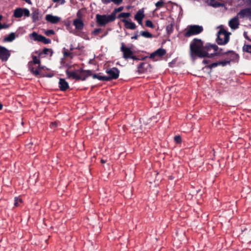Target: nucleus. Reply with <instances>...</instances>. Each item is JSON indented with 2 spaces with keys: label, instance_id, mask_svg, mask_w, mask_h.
<instances>
[{
  "label": "nucleus",
  "instance_id": "0e129e2a",
  "mask_svg": "<svg viewBox=\"0 0 251 251\" xmlns=\"http://www.w3.org/2000/svg\"><path fill=\"white\" fill-rule=\"evenodd\" d=\"M250 1L251 2V0H250Z\"/></svg>",
  "mask_w": 251,
  "mask_h": 251
},
{
  "label": "nucleus",
  "instance_id": "bf43d9fd",
  "mask_svg": "<svg viewBox=\"0 0 251 251\" xmlns=\"http://www.w3.org/2000/svg\"><path fill=\"white\" fill-rule=\"evenodd\" d=\"M100 161H101V163H103V164L105 162V161L103 159H101Z\"/></svg>",
  "mask_w": 251,
  "mask_h": 251
},
{
  "label": "nucleus",
  "instance_id": "e433bc0d",
  "mask_svg": "<svg viewBox=\"0 0 251 251\" xmlns=\"http://www.w3.org/2000/svg\"><path fill=\"white\" fill-rule=\"evenodd\" d=\"M23 15L25 17H29L30 16L29 11L27 8H23Z\"/></svg>",
  "mask_w": 251,
  "mask_h": 251
},
{
  "label": "nucleus",
  "instance_id": "4468645a",
  "mask_svg": "<svg viewBox=\"0 0 251 251\" xmlns=\"http://www.w3.org/2000/svg\"><path fill=\"white\" fill-rule=\"evenodd\" d=\"M45 19L47 21L52 24H57L60 21V18L51 14L46 15Z\"/></svg>",
  "mask_w": 251,
  "mask_h": 251
},
{
  "label": "nucleus",
  "instance_id": "864d4df0",
  "mask_svg": "<svg viewBox=\"0 0 251 251\" xmlns=\"http://www.w3.org/2000/svg\"><path fill=\"white\" fill-rule=\"evenodd\" d=\"M209 61H210L209 60L204 59L202 61V63L204 64H208L209 62Z\"/></svg>",
  "mask_w": 251,
  "mask_h": 251
},
{
  "label": "nucleus",
  "instance_id": "7ed1b4c3",
  "mask_svg": "<svg viewBox=\"0 0 251 251\" xmlns=\"http://www.w3.org/2000/svg\"><path fill=\"white\" fill-rule=\"evenodd\" d=\"M203 31L202 26L199 25H190L187 27L183 35L185 37H189L191 36L200 34Z\"/></svg>",
  "mask_w": 251,
  "mask_h": 251
},
{
  "label": "nucleus",
  "instance_id": "052dcab7",
  "mask_svg": "<svg viewBox=\"0 0 251 251\" xmlns=\"http://www.w3.org/2000/svg\"><path fill=\"white\" fill-rule=\"evenodd\" d=\"M244 36L246 38V39H248V36L246 35V33L245 32L244 33Z\"/></svg>",
  "mask_w": 251,
  "mask_h": 251
},
{
  "label": "nucleus",
  "instance_id": "f8f14e48",
  "mask_svg": "<svg viewBox=\"0 0 251 251\" xmlns=\"http://www.w3.org/2000/svg\"><path fill=\"white\" fill-rule=\"evenodd\" d=\"M44 67L42 66L40 64H38V69L36 70H34V68L33 66V64L32 62H29L28 63V68L30 72L35 76H37L38 75H41L40 71L41 70L44 69Z\"/></svg>",
  "mask_w": 251,
  "mask_h": 251
},
{
  "label": "nucleus",
  "instance_id": "f257e3e1",
  "mask_svg": "<svg viewBox=\"0 0 251 251\" xmlns=\"http://www.w3.org/2000/svg\"><path fill=\"white\" fill-rule=\"evenodd\" d=\"M203 43L201 39L194 38L190 45V51L191 56L193 58L198 57L202 58H209V53L203 50Z\"/></svg>",
  "mask_w": 251,
  "mask_h": 251
},
{
  "label": "nucleus",
  "instance_id": "39448f33",
  "mask_svg": "<svg viewBox=\"0 0 251 251\" xmlns=\"http://www.w3.org/2000/svg\"><path fill=\"white\" fill-rule=\"evenodd\" d=\"M105 72L108 75V76H106V81L116 79L119 76L120 71L116 67L107 69Z\"/></svg>",
  "mask_w": 251,
  "mask_h": 251
},
{
  "label": "nucleus",
  "instance_id": "423d86ee",
  "mask_svg": "<svg viewBox=\"0 0 251 251\" xmlns=\"http://www.w3.org/2000/svg\"><path fill=\"white\" fill-rule=\"evenodd\" d=\"M29 36L31 39L34 41L41 42L45 44H50L51 42L50 39L46 38L42 35H39L36 32H33L30 34Z\"/></svg>",
  "mask_w": 251,
  "mask_h": 251
},
{
  "label": "nucleus",
  "instance_id": "412c9836",
  "mask_svg": "<svg viewBox=\"0 0 251 251\" xmlns=\"http://www.w3.org/2000/svg\"><path fill=\"white\" fill-rule=\"evenodd\" d=\"M121 21L125 24V26L126 28L133 30L136 27V25L134 23L129 22L124 19H122Z\"/></svg>",
  "mask_w": 251,
  "mask_h": 251
},
{
  "label": "nucleus",
  "instance_id": "a18cd8bd",
  "mask_svg": "<svg viewBox=\"0 0 251 251\" xmlns=\"http://www.w3.org/2000/svg\"><path fill=\"white\" fill-rule=\"evenodd\" d=\"M9 26H10V25L9 24H1V26H0V30H1V29L8 28H9Z\"/></svg>",
  "mask_w": 251,
  "mask_h": 251
},
{
  "label": "nucleus",
  "instance_id": "5701e85b",
  "mask_svg": "<svg viewBox=\"0 0 251 251\" xmlns=\"http://www.w3.org/2000/svg\"><path fill=\"white\" fill-rule=\"evenodd\" d=\"M13 16L15 18H21L23 16V8H17L14 12Z\"/></svg>",
  "mask_w": 251,
  "mask_h": 251
},
{
  "label": "nucleus",
  "instance_id": "ddd939ff",
  "mask_svg": "<svg viewBox=\"0 0 251 251\" xmlns=\"http://www.w3.org/2000/svg\"><path fill=\"white\" fill-rule=\"evenodd\" d=\"M166 53V51L163 48H159L150 54V58L155 60V56L162 57Z\"/></svg>",
  "mask_w": 251,
  "mask_h": 251
},
{
  "label": "nucleus",
  "instance_id": "b1692460",
  "mask_svg": "<svg viewBox=\"0 0 251 251\" xmlns=\"http://www.w3.org/2000/svg\"><path fill=\"white\" fill-rule=\"evenodd\" d=\"M93 79H98L100 81H106V76L101 75V73H99L92 75Z\"/></svg>",
  "mask_w": 251,
  "mask_h": 251
},
{
  "label": "nucleus",
  "instance_id": "680f3d73",
  "mask_svg": "<svg viewBox=\"0 0 251 251\" xmlns=\"http://www.w3.org/2000/svg\"><path fill=\"white\" fill-rule=\"evenodd\" d=\"M73 50V46H72V45H71V48H70V50Z\"/></svg>",
  "mask_w": 251,
  "mask_h": 251
},
{
  "label": "nucleus",
  "instance_id": "6ab92c4d",
  "mask_svg": "<svg viewBox=\"0 0 251 251\" xmlns=\"http://www.w3.org/2000/svg\"><path fill=\"white\" fill-rule=\"evenodd\" d=\"M78 72L76 71H70L68 69L66 71V74L68 77L69 78L75 79L78 80L80 78L79 75H77Z\"/></svg>",
  "mask_w": 251,
  "mask_h": 251
},
{
  "label": "nucleus",
  "instance_id": "cd10ccee",
  "mask_svg": "<svg viewBox=\"0 0 251 251\" xmlns=\"http://www.w3.org/2000/svg\"><path fill=\"white\" fill-rule=\"evenodd\" d=\"M212 44L207 43L205 45H203V50L208 53V51H210L212 49Z\"/></svg>",
  "mask_w": 251,
  "mask_h": 251
},
{
  "label": "nucleus",
  "instance_id": "09e8293b",
  "mask_svg": "<svg viewBox=\"0 0 251 251\" xmlns=\"http://www.w3.org/2000/svg\"><path fill=\"white\" fill-rule=\"evenodd\" d=\"M212 49H213L215 51L218 52L219 50V48L215 44H212Z\"/></svg>",
  "mask_w": 251,
  "mask_h": 251
},
{
  "label": "nucleus",
  "instance_id": "7c9ffc66",
  "mask_svg": "<svg viewBox=\"0 0 251 251\" xmlns=\"http://www.w3.org/2000/svg\"><path fill=\"white\" fill-rule=\"evenodd\" d=\"M174 27L173 25L172 24H170L168 25L166 27V31L168 34H170L173 31Z\"/></svg>",
  "mask_w": 251,
  "mask_h": 251
},
{
  "label": "nucleus",
  "instance_id": "2f4dec72",
  "mask_svg": "<svg viewBox=\"0 0 251 251\" xmlns=\"http://www.w3.org/2000/svg\"><path fill=\"white\" fill-rule=\"evenodd\" d=\"M130 16V13H121L120 14L118 15L117 18L118 19L121 18H128Z\"/></svg>",
  "mask_w": 251,
  "mask_h": 251
},
{
  "label": "nucleus",
  "instance_id": "9d476101",
  "mask_svg": "<svg viewBox=\"0 0 251 251\" xmlns=\"http://www.w3.org/2000/svg\"><path fill=\"white\" fill-rule=\"evenodd\" d=\"M223 49L222 48L219 49V50L218 52H215L213 53L209 54V58H212L215 56L220 55H228L229 54H230V56L234 58L237 54L232 50H228L227 51L223 52Z\"/></svg>",
  "mask_w": 251,
  "mask_h": 251
},
{
  "label": "nucleus",
  "instance_id": "79ce46f5",
  "mask_svg": "<svg viewBox=\"0 0 251 251\" xmlns=\"http://www.w3.org/2000/svg\"><path fill=\"white\" fill-rule=\"evenodd\" d=\"M164 1L162 0H160L155 3V6L157 7H161L163 6Z\"/></svg>",
  "mask_w": 251,
  "mask_h": 251
},
{
  "label": "nucleus",
  "instance_id": "c756f323",
  "mask_svg": "<svg viewBox=\"0 0 251 251\" xmlns=\"http://www.w3.org/2000/svg\"><path fill=\"white\" fill-rule=\"evenodd\" d=\"M243 50L244 51L251 54V45H245L243 47Z\"/></svg>",
  "mask_w": 251,
  "mask_h": 251
},
{
  "label": "nucleus",
  "instance_id": "6e6d98bb",
  "mask_svg": "<svg viewBox=\"0 0 251 251\" xmlns=\"http://www.w3.org/2000/svg\"><path fill=\"white\" fill-rule=\"evenodd\" d=\"M107 34V32H106L105 33H104L103 35H102L101 36V38H103V37H104L105 35H106Z\"/></svg>",
  "mask_w": 251,
  "mask_h": 251
},
{
  "label": "nucleus",
  "instance_id": "e2e57ef3",
  "mask_svg": "<svg viewBox=\"0 0 251 251\" xmlns=\"http://www.w3.org/2000/svg\"><path fill=\"white\" fill-rule=\"evenodd\" d=\"M48 76H49V77H50V76H51V75H48Z\"/></svg>",
  "mask_w": 251,
  "mask_h": 251
},
{
  "label": "nucleus",
  "instance_id": "aec40b11",
  "mask_svg": "<svg viewBox=\"0 0 251 251\" xmlns=\"http://www.w3.org/2000/svg\"><path fill=\"white\" fill-rule=\"evenodd\" d=\"M41 17L40 11L38 9H35L34 10L31 14V18L33 23H36L38 21L41 19Z\"/></svg>",
  "mask_w": 251,
  "mask_h": 251
},
{
  "label": "nucleus",
  "instance_id": "c85d7f7f",
  "mask_svg": "<svg viewBox=\"0 0 251 251\" xmlns=\"http://www.w3.org/2000/svg\"><path fill=\"white\" fill-rule=\"evenodd\" d=\"M124 9V7L123 6H120L117 8H115L114 11L112 12L111 14V15H113V17L115 18V20L116 19V14L117 12H120L122 11Z\"/></svg>",
  "mask_w": 251,
  "mask_h": 251
},
{
  "label": "nucleus",
  "instance_id": "58836bf2",
  "mask_svg": "<svg viewBox=\"0 0 251 251\" xmlns=\"http://www.w3.org/2000/svg\"><path fill=\"white\" fill-rule=\"evenodd\" d=\"M218 66H219L218 62H216L206 66V67H207L210 69H212L213 68L217 67Z\"/></svg>",
  "mask_w": 251,
  "mask_h": 251
},
{
  "label": "nucleus",
  "instance_id": "3c124183",
  "mask_svg": "<svg viewBox=\"0 0 251 251\" xmlns=\"http://www.w3.org/2000/svg\"><path fill=\"white\" fill-rule=\"evenodd\" d=\"M138 31L136 32V33L131 37V39L137 40L138 38L139 35L137 34Z\"/></svg>",
  "mask_w": 251,
  "mask_h": 251
},
{
  "label": "nucleus",
  "instance_id": "13d9d810",
  "mask_svg": "<svg viewBox=\"0 0 251 251\" xmlns=\"http://www.w3.org/2000/svg\"><path fill=\"white\" fill-rule=\"evenodd\" d=\"M60 1V0H53V1L54 2H59Z\"/></svg>",
  "mask_w": 251,
  "mask_h": 251
},
{
  "label": "nucleus",
  "instance_id": "c03bdc74",
  "mask_svg": "<svg viewBox=\"0 0 251 251\" xmlns=\"http://www.w3.org/2000/svg\"><path fill=\"white\" fill-rule=\"evenodd\" d=\"M65 25L66 26L67 29L69 30L70 32H72L70 30V28H71V23H70V22L68 21V22H66L65 23Z\"/></svg>",
  "mask_w": 251,
  "mask_h": 251
},
{
  "label": "nucleus",
  "instance_id": "de8ad7c7",
  "mask_svg": "<svg viewBox=\"0 0 251 251\" xmlns=\"http://www.w3.org/2000/svg\"><path fill=\"white\" fill-rule=\"evenodd\" d=\"M58 126V123L57 122H52L50 123V126L51 128H55L57 127Z\"/></svg>",
  "mask_w": 251,
  "mask_h": 251
},
{
  "label": "nucleus",
  "instance_id": "1a4fd4ad",
  "mask_svg": "<svg viewBox=\"0 0 251 251\" xmlns=\"http://www.w3.org/2000/svg\"><path fill=\"white\" fill-rule=\"evenodd\" d=\"M77 72L80 74L78 80H81L82 81H85L86 78L92 75V71L91 70H85L83 69L82 68H80L78 70H77Z\"/></svg>",
  "mask_w": 251,
  "mask_h": 251
},
{
  "label": "nucleus",
  "instance_id": "6e6552de",
  "mask_svg": "<svg viewBox=\"0 0 251 251\" xmlns=\"http://www.w3.org/2000/svg\"><path fill=\"white\" fill-rule=\"evenodd\" d=\"M120 50L123 52V58L125 59H129L131 55L134 53L129 48L126 46L124 43H121Z\"/></svg>",
  "mask_w": 251,
  "mask_h": 251
},
{
  "label": "nucleus",
  "instance_id": "a878e982",
  "mask_svg": "<svg viewBox=\"0 0 251 251\" xmlns=\"http://www.w3.org/2000/svg\"><path fill=\"white\" fill-rule=\"evenodd\" d=\"M140 35L147 38H151L153 37L152 34L147 31H142Z\"/></svg>",
  "mask_w": 251,
  "mask_h": 251
},
{
  "label": "nucleus",
  "instance_id": "4be33fe9",
  "mask_svg": "<svg viewBox=\"0 0 251 251\" xmlns=\"http://www.w3.org/2000/svg\"><path fill=\"white\" fill-rule=\"evenodd\" d=\"M16 38L15 34L14 32L10 33L7 36H5L3 41L4 42H11Z\"/></svg>",
  "mask_w": 251,
  "mask_h": 251
},
{
  "label": "nucleus",
  "instance_id": "603ef678",
  "mask_svg": "<svg viewBox=\"0 0 251 251\" xmlns=\"http://www.w3.org/2000/svg\"><path fill=\"white\" fill-rule=\"evenodd\" d=\"M102 2L104 4H108L110 3L109 0H101Z\"/></svg>",
  "mask_w": 251,
  "mask_h": 251
},
{
  "label": "nucleus",
  "instance_id": "9b49d317",
  "mask_svg": "<svg viewBox=\"0 0 251 251\" xmlns=\"http://www.w3.org/2000/svg\"><path fill=\"white\" fill-rule=\"evenodd\" d=\"M237 16L241 19H243L245 17L251 19V8L247 7L241 9L238 13Z\"/></svg>",
  "mask_w": 251,
  "mask_h": 251
},
{
  "label": "nucleus",
  "instance_id": "ea45409f",
  "mask_svg": "<svg viewBox=\"0 0 251 251\" xmlns=\"http://www.w3.org/2000/svg\"><path fill=\"white\" fill-rule=\"evenodd\" d=\"M64 50L65 51L63 52V55L65 57L70 56L72 55V53L67 50H66L65 48H64Z\"/></svg>",
  "mask_w": 251,
  "mask_h": 251
},
{
  "label": "nucleus",
  "instance_id": "bb28decb",
  "mask_svg": "<svg viewBox=\"0 0 251 251\" xmlns=\"http://www.w3.org/2000/svg\"><path fill=\"white\" fill-rule=\"evenodd\" d=\"M50 53V56L52 55L53 51L51 49L44 48L43 51L39 53V55H42V54H48Z\"/></svg>",
  "mask_w": 251,
  "mask_h": 251
},
{
  "label": "nucleus",
  "instance_id": "0eeeda50",
  "mask_svg": "<svg viewBox=\"0 0 251 251\" xmlns=\"http://www.w3.org/2000/svg\"><path fill=\"white\" fill-rule=\"evenodd\" d=\"M10 55V52L7 48L0 45V60L2 62H6Z\"/></svg>",
  "mask_w": 251,
  "mask_h": 251
},
{
  "label": "nucleus",
  "instance_id": "dca6fc26",
  "mask_svg": "<svg viewBox=\"0 0 251 251\" xmlns=\"http://www.w3.org/2000/svg\"><path fill=\"white\" fill-rule=\"evenodd\" d=\"M58 87L61 91H65L69 88V85L65 79L60 78L58 83Z\"/></svg>",
  "mask_w": 251,
  "mask_h": 251
},
{
  "label": "nucleus",
  "instance_id": "f03ea898",
  "mask_svg": "<svg viewBox=\"0 0 251 251\" xmlns=\"http://www.w3.org/2000/svg\"><path fill=\"white\" fill-rule=\"evenodd\" d=\"M230 34L224 28L221 29L217 33L216 39L217 44L219 45H224L227 44L229 40Z\"/></svg>",
  "mask_w": 251,
  "mask_h": 251
},
{
  "label": "nucleus",
  "instance_id": "20e7f679",
  "mask_svg": "<svg viewBox=\"0 0 251 251\" xmlns=\"http://www.w3.org/2000/svg\"><path fill=\"white\" fill-rule=\"evenodd\" d=\"M96 19V22L99 26H104L107 23L115 20V18L111 14L109 15L97 14Z\"/></svg>",
  "mask_w": 251,
  "mask_h": 251
},
{
  "label": "nucleus",
  "instance_id": "4c0bfd02",
  "mask_svg": "<svg viewBox=\"0 0 251 251\" xmlns=\"http://www.w3.org/2000/svg\"><path fill=\"white\" fill-rule=\"evenodd\" d=\"M174 140L176 143L180 144L181 142V138L179 135H176L174 137Z\"/></svg>",
  "mask_w": 251,
  "mask_h": 251
},
{
  "label": "nucleus",
  "instance_id": "473e14b6",
  "mask_svg": "<svg viewBox=\"0 0 251 251\" xmlns=\"http://www.w3.org/2000/svg\"><path fill=\"white\" fill-rule=\"evenodd\" d=\"M146 26L149 27H151L153 28L154 27V25L153 24L152 22L149 20H148L146 21Z\"/></svg>",
  "mask_w": 251,
  "mask_h": 251
},
{
  "label": "nucleus",
  "instance_id": "a19ab883",
  "mask_svg": "<svg viewBox=\"0 0 251 251\" xmlns=\"http://www.w3.org/2000/svg\"><path fill=\"white\" fill-rule=\"evenodd\" d=\"M101 30L100 28H96L92 32V34L95 36L98 35Z\"/></svg>",
  "mask_w": 251,
  "mask_h": 251
},
{
  "label": "nucleus",
  "instance_id": "49530a36",
  "mask_svg": "<svg viewBox=\"0 0 251 251\" xmlns=\"http://www.w3.org/2000/svg\"><path fill=\"white\" fill-rule=\"evenodd\" d=\"M110 0V2L111 1H112L115 4H118V5L121 4L122 2V0Z\"/></svg>",
  "mask_w": 251,
  "mask_h": 251
},
{
  "label": "nucleus",
  "instance_id": "37998d69",
  "mask_svg": "<svg viewBox=\"0 0 251 251\" xmlns=\"http://www.w3.org/2000/svg\"><path fill=\"white\" fill-rule=\"evenodd\" d=\"M45 34L47 36H50V35H53L54 34V31L52 29L48 30L46 31Z\"/></svg>",
  "mask_w": 251,
  "mask_h": 251
},
{
  "label": "nucleus",
  "instance_id": "5fc2aeb1",
  "mask_svg": "<svg viewBox=\"0 0 251 251\" xmlns=\"http://www.w3.org/2000/svg\"><path fill=\"white\" fill-rule=\"evenodd\" d=\"M142 20H136V21L138 22V23H139V24H140V25H142V24H142Z\"/></svg>",
  "mask_w": 251,
  "mask_h": 251
},
{
  "label": "nucleus",
  "instance_id": "2eb2a0df",
  "mask_svg": "<svg viewBox=\"0 0 251 251\" xmlns=\"http://www.w3.org/2000/svg\"><path fill=\"white\" fill-rule=\"evenodd\" d=\"M238 16L232 18L229 21V26L231 29H235L238 28L239 25V22L238 20Z\"/></svg>",
  "mask_w": 251,
  "mask_h": 251
},
{
  "label": "nucleus",
  "instance_id": "8fccbe9b",
  "mask_svg": "<svg viewBox=\"0 0 251 251\" xmlns=\"http://www.w3.org/2000/svg\"><path fill=\"white\" fill-rule=\"evenodd\" d=\"M130 59H132L134 60H139V58L135 55H134V53L132 55H131V56L129 58Z\"/></svg>",
  "mask_w": 251,
  "mask_h": 251
},
{
  "label": "nucleus",
  "instance_id": "393cba45",
  "mask_svg": "<svg viewBox=\"0 0 251 251\" xmlns=\"http://www.w3.org/2000/svg\"><path fill=\"white\" fill-rule=\"evenodd\" d=\"M144 11L143 10L140 9L138 11V12L136 13L134 16V19L136 20H143V19L144 18Z\"/></svg>",
  "mask_w": 251,
  "mask_h": 251
},
{
  "label": "nucleus",
  "instance_id": "f704fd0d",
  "mask_svg": "<svg viewBox=\"0 0 251 251\" xmlns=\"http://www.w3.org/2000/svg\"><path fill=\"white\" fill-rule=\"evenodd\" d=\"M33 62H32V64H40L41 63V61L40 59H38L36 56H33Z\"/></svg>",
  "mask_w": 251,
  "mask_h": 251
},
{
  "label": "nucleus",
  "instance_id": "c9c22d12",
  "mask_svg": "<svg viewBox=\"0 0 251 251\" xmlns=\"http://www.w3.org/2000/svg\"><path fill=\"white\" fill-rule=\"evenodd\" d=\"M22 201L21 199L15 197L14 200V205L16 207L19 205V203H21Z\"/></svg>",
  "mask_w": 251,
  "mask_h": 251
},
{
  "label": "nucleus",
  "instance_id": "4d7b16f0",
  "mask_svg": "<svg viewBox=\"0 0 251 251\" xmlns=\"http://www.w3.org/2000/svg\"><path fill=\"white\" fill-rule=\"evenodd\" d=\"M3 108V105L0 102V110H1Z\"/></svg>",
  "mask_w": 251,
  "mask_h": 251
},
{
  "label": "nucleus",
  "instance_id": "72a5a7b5",
  "mask_svg": "<svg viewBox=\"0 0 251 251\" xmlns=\"http://www.w3.org/2000/svg\"><path fill=\"white\" fill-rule=\"evenodd\" d=\"M218 64L219 65H222L223 66H225L227 64H229L230 61V60H224V61H218Z\"/></svg>",
  "mask_w": 251,
  "mask_h": 251
},
{
  "label": "nucleus",
  "instance_id": "f3484780",
  "mask_svg": "<svg viewBox=\"0 0 251 251\" xmlns=\"http://www.w3.org/2000/svg\"><path fill=\"white\" fill-rule=\"evenodd\" d=\"M73 25L76 29L78 31L82 30L84 27V23L80 19H75L73 21Z\"/></svg>",
  "mask_w": 251,
  "mask_h": 251
},
{
  "label": "nucleus",
  "instance_id": "a211bd4d",
  "mask_svg": "<svg viewBox=\"0 0 251 251\" xmlns=\"http://www.w3.org/2000/svg\"><path fill=\"white\" fill-rule=\"evenodd\" d=\"M150 67V64L145 62L141 63L138 66V72L139 74H144L147 72Z\"/></svg>",
  "mask_w": 251,
  "mask_h": 251
}]
</instances>
